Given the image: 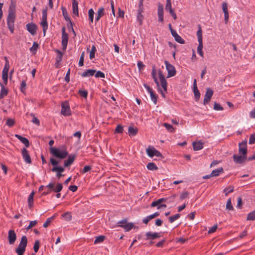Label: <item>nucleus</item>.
<instances>
[{
	"label": "nucleus",
	"mask_w": 255,
	"mask_h": 255,
	"mask_svg": "<svg viewBox=\"0 0 255 255\" xmlns=\"http://www.w3.org/2000/svg\"><path fill=\"white\" fill-rule=\"evenodd\" d=\"M118 227H122L124 229V230L127 231L128 232L133 227H134V225L133 223H128L126 224V225H120L118 226Z\"/></svg>",
	"instance_id": "obj_32"
},
{
	"label": "nucleus",
	"mask_w": 255,
	"mask_h": 255,
	"mask_svg": "<svg viewBox=\"0 0 255 255\" xmlns=\"http://www.w3.org/2000/svg\"><path fill=\"white\" fill-rule=\"evenodd\" d=\"M247 220H251L254 221L255 220V210L251 212H250L247 216Z\"/></svg>",
	"instance_id": "obj_49"
},
{
	"label": "nucleus",
	"mask_w": 255,
	"mask_h": 255,
	"mask_svg": "<svg viewBox=\"0 0 255 255\" xmlns=\"http://www.w3.org/2000/svg\"><path fill=\"white\" fill-rule=\"evenodd\" d=\"M50 164L53 166L51 169L52 172L62 173L64 171V167L58 166L59 161L55 158L51 157L50 159Z\"/></svg>",
	"instance_id": "obj_6"
},
{
	"label": "nucleus",
	"mask_w": 255,
	"mask_h": 255,
	"mask_svg": "<svg viewBox=\"0 0 255 255\" xmlns=\"http://www.w3.org/2000/svg\"><path fill=\"white\" fill-rule=\"evenodd\" d=\"M95 74V76L96 78H105V74L101 71H96Z\"/></svg>",
	"instance_id": "obj_58"
},
{
	"label": "nucleus",
	"mask_w": 255,
	"mask_h": 255,
	"mask_svg": "<svg viewBox=\"0 0 255 255\" xmlns=\"http://www.w3.org/2000/svg\"><path fill=\"white\" fill-rule=\"evenodd\" d=\"M61 9H62L63 15L64 17V19H65V20L67 21H70L71 18L68 16V13L67 12V10H66V7H64V6H62L61 7Z\"/></svg>",
	"instance_id": "obj_36"
},
{
	"label": "nucleus",
	"mask_w": 255,
	"mask_h": 255,
	"mask_svg": "<svg viewBox=\"0 0 255 255\" xmlns=\"http://www.w3.org/2000/svg\"><path fill=\"white\" fill-rule=\"evenodd\" d=\"M34 195V191H32L28 198V205L29 209H31L33 207V197Z\"/></svg>",
	"instance_id": "obj_34"
},
{
	"label": "nucleus",
	"mask_w": 255,
	"mask_h": 255,
	"mask_svg": "<svg viewBox=\"0 0 255 255\" xmlns=\"http://www.w3.org/2000/svg\"><path fill=\"white\" fill-rule=\"evenodd\" d=\"M15 124V121L11 119H8L6 121V125L9 127H12Z\"/></svg>",
	"instance_id": "obj_59"
},
{
	"label": "nucleus",
	"mask_w": 255,
	"mask_h": 255,
	"mask_svg": "<svg viewBox=\"0 0 255 255\" xmlns=\"http://www.w3.org/2000/svg\"><path fill=\"white\" fill-rule=\"evenodd\" d=\"M193 92L194 94L195 99L196 101H198L200 97V93L198 89L197 86V81L195 79L193 82Z\"/></svg>",
	"instance_id": "obj_21"
},
{
	"label": "nucleus",
	"mask_w": 255,
	"mask_h": 255,
	"mask_svg": "<svg viewBox=\"0 0 255 255\" xmlns=\"http://www.w3.org/2000/svg\"><path fill=\"white\" fill-rule=\"evenodd\" d=\"M75 157V154L68 155V159L64 161V167H67L70 166L74 161Z\"/></svg>",
	"instance_id": "obj_23"
},
{
	"label": "nucleus",
	"mask_w": 255,
	"mask_h": 255,
	"mask_svg": "<svg viewBox=\"0 0 255 255\" xmlns=\"http://www.w3.org/2000/svg\"><path fill=\"white\" fill-rule=\"evenodd\" d=\"M180 217V214H176L173 216H170L169 217V221L170 223H172L174 222L176 220L179 219Z\"/></svg>",
	"instance_id": "obj_50"
},
{
	"label": "nucleus",
	"mask_w": 255,
	"mask_h": 255,
	"mask_svg": "<svg viewBox=\"0 0 255 255\" xmlns=\"http://www.w3.org/2000/svg\"><path fill=\"white\" fill-rule=\"evenodd\" d=\"M55 218V215H53L52 217L48 218L46 222L44 223L43 226L44 228H47L48 226L50 224V223Z\"/></svg>",
	"instance_id": "obj_45"
},
{
	"label": "nucleus",
	"mask_w": 255,
	"mask_h": 255,
	"mask_svg": "<svg viewBox=\"0 0 255 255\" xmlns=\"http://www.w3.org/2000/svg\"><path fill=\"white\" fill-rule=\"evenodd\" d=\"M15 7V2L10 3L8 8V13L6 19L7 27L11 33H13L14 30V22L16 18Z\"/></svg>",
	"instance_id": "obj_1"
},
{
	"label": "nucleus",
	"mask_w": 255,
	"mask_h": 255,
	"mask_svg": "<svg viewBox=\"0 0 255 255\" xmlns=\"http://www.w3.org/2000/svg\"><path fill=\"white\" fill-rule=\"evenodd\" d=\"M147 168L149 170H156L158 169V167L153 162H149L146 165Z\"/></svg>",
	"instance_id": "obj_37"
},
{
	"label": "nucleus",
	"mask_w": 255,
	"mask_h": 255,
	"mask_svg": "<svg viewBox=\"0 0 255 255\" xmlns=\"http://www.w3.org/2000/svg\"><path fill=\"white\" fill-rule=\"evenodd\" d=\"M163 126L169 132H173L175 131V129L171 125L165 123L163 124Z\"/></svg>",
	"instance_id": "obj_40"
},
{
	"label": "nucleus",
	"mask_w": 255,
	"mask_h": 255,
	"mask_svg": "<svg viewBox=\"0 0 255 255\" xmlns=\"http://www.w3.org/2000/svg\"><path fill=\"white\" fill-rule=\"evenodd\" d=\"M105 9L103 7H100L98 11L97 15L95 18L96 22H98L100 19L105 15Z\"/></svg>",
	"instance_id": "obj_30"
},
{
	"label": "nucleus",
	"mask_w": 255,
	"mask_h": 255,
	"mask_svg": "<svg viewBox=\"0 0 255 255\" xmlns=\"http://www.w3.org/2000/svg\"><path fill=\"white\" fill-rule=\"evenodd\" d=\"M94 13H95L94 11L92 8H91L89 10L88 16H89V19L90 20V23H92L93 22Z\"/></svg>",
	"instance_id": "obj_41"
},
{
	"label": "nucleus",
	"mask_w": 255,
	"mask_h": 255,
	"mask_svg": "<svg viewBox=\"0 0 255 255\" xmlns=\"http://www.w3.org/2000/svg\"><path fill=\"white\" fill-rule=\"evenodd\" d=\"M234 161L237 164H242L247 159V156L243 155H238L236 154L233 156Z\"/></svg>",
	"instance_id": "obj_16"
},
{
	"label": "nucleus",
	"mask_w": 255,
	"mask_h": 255,
	"mask_svg": "<svg viewBox=\"0 0 255 255\" xmlns=\"http://www.w3.org/2000/svg\"><path fill=\"white\" fill-rule=\"evenodd\" d=\"M165 10L168 11L173 19L176 20L177 16L174 10L172 8L171 2L170 0H166V3L165 5Z\"/></svg>",
	"instance_id": "obj_15"
},
{
	"label": "nucleus",
	"mask_w": 255,
	"mask_h": 255,
	"mask_svg": "<svg viewBox=\"0 0 255 255\" xmlns=\"http://www.w3.org/2000/svg\"><path fill=\"white\" fill-rule=\"evenodd\" d=\"M202 29L200 25H199V28L197 32V36L198 37V42H203Z\"/></svg>",
	"instance_id": "obj_42"
},
{
	"label": "nucleus",
	"mask_w": 255,
	"mask_h": 255,
	"mask_svg": "<svg viewBox=\"0 0 255 255\" xmlns=\"http://www.w3.org/2000/svg\"><path fill=\"white\" fill-rule=\"evenodd\" d=\"M192 145L193 149L195 151L199 150L203 148V143L201 140L198 141H194Z\"/></svg>",
	"instance_id": "obj_28"
},
{
	"label": "nucleus",
	"mask_w": 255,
	"mask_h": 255,
	"mask_svg": "<svg viewBox=\"0 0 255 255\" xmlns=\"http://www.w3.org/2000/svg\"><path fill=\"white\" fill-rule=\"evenodd\" d=\"M40 246V242L38 240H37L35 242L34 246H33V250L35 253H36L39 249Z\"/></svg>",
	"instance_id": "obj_57"
},
{
	"label": "nucleus",
	"mask_w": 255,
	"mask_h": 255,
	"mask_svg": "<svg viewBox=\"0 0 255 255\" xmlns=\"http://www.w3.org/2000/svg\"><path fill=\"white\" fill-rule=\"evenodd\" d=\"M105 238H106V237L105 236H103V235L97 237L96 239L95 240L94 244H96L102 243V242H103V241H104Z\"/></svg>",
	"instance_id": "obj_43"
},
{
	"label": "nucleus",
	"mask_w": 255,
	"mask_h": 255,
	"mask_svg": "<svg viewBox=\"0 0 255 255\" xmlns=\"http://www.w3.org/2000/svg\"><path fill=\"white\" fill-rule=\"evenodd\" d=\"M214 109L216 111L223 110V107L219 103H215L214 105Z\"/></svg>",
	"instance_id": "obj_61"
},
{
	"label": "nucleus",
	"mask_w": 255,
	"mask_h": 255,
	"mask_svg": "<svg viewBox=\"0 0 255 255\" xmlns=\"http://www.w3.org/2000/svg\"><path fill=\"white\" fill-rule=\"evenodd\" d=\"M63 217L65 220L70 221L72 219V215L70 212H66L62 215Z\"/></svg>",
	"instance_id": "obj_48"
},
{
	"label": "nucleus",
	"mask_w": 255,
	"mask_h": 255,
	"mask_svg": "<svg viewBox=\"0 0 255 255\" xmlns=\"http://www.w3.org/2000/svg\"><path fill=\"white\" fill-rule=\"evenodd\" d=\"M152 77L154 80V82L155 83V84H156L157 86L158 87H159V82L158 81V79L156 77V71H155V69L154 67L152 69Z\"/></svg>",
	"instance_id": "obj_39"
},
{
	"label": "nucleus",
	"mask_w": 255,
	"mask_h": 255,
	"mask_svg": "<svg viewBox=\"0 0 255 255\" xmlns=\"http://www.w3.org/2000/svg\"><path fill=\"white\" fill-rule=\"evenodd\" d=\"M27 30L32 35H34L36 33L37 26L36 24L31 22L28 23L26 25Z\"/></svg>",
	"instance_id": "obj_13"
},
{
	"label": "nucleus",
	"mask_w": 255,
	"mask_h": 255,
	"mask_svg": "<svg viewBox=\"0 0 255 255\" xmlns=\"http://www.w3.org/2000/svg\"><path fill=\"white\" fill-rule=\"evenodd\" d=\"M1 86V91L0 93V100L2 99L8 94V90L4 87L2 83H0Z\"/></svg>",
	"instance_id": "obj_33"
},
{
	"label": "nucleus",
	"mask_w": 255,
	"mask_h": 255,
	"mask_svg": "<svg viewBox=\"0 0 255 255\" xmlns=\"http://www.w3.org/2000/svg\"><path fill=\"white\" fill-rule=\"evenodd\" d=\"M145 236L146 240H155L160 237L159 233H152L151 232H147Z\"/></svg>",
	"instance_id": "obj_25"
},
{
	"label": "nucleus",
	"mask_w": 255,
	"mask_h": 255,
	"mask_svg": "<svg viewBox=\"0 0 255 255\" xmlns=\"http://www.w3.org/2000/svg\"><path fill=\"white\" fill-rule=\"evenodd\" d=\"M97 49L96 48V46L95 45H93L92 47L90 53L89 57L90 59H93L95 57V52L96 51Z\"/></svg>",
	"instance_id": "obj_46"
},
{
	"label": "nucleus",
	"mask_w": 255,
	"mask_h": 255,
	"mask_svg": "<svg viewBox=\"0 0 255 255\" xmlns=\"http://www.w3.org/2000/svg\"><path fill=\"white\" fill-rule=\"evenodd\" d=\"M222 9L224 13L225 16V23H227L229 20V13L228 10V4L226 2H223L222 4Z\"/></svg>",
	"instance_id": "obj_24"
},
{
	"label": "nucleus",
	"mask_w": 255,
	"mask_h": 255,
	"mask_svg": "<svg viewBox=\"0 0 255 255\" xmlns=\"http://www.w3.org/2000/svg\"><path fill=\"white\" fill-rule=\"evenodd\" d=\"M68 41V34L65 31V27L62 28V46L63 51H65Z\"/></svg>",
	"instance_id": "obj_10"
},
{
	"label": "nucleus",
	"mask_w": 255,
	"mask_h": 255,
	"mask_svg": "<svg viewBox=\"0 0 255 255\" xmlns=\"http://www.w3.org/2000/svg\"><path fill=\"white\" fill-rule=\"evenodd\" d=\"M85 52L83 51L80 57L79 61V66L81 67L84 65V59Z\"/></svg>",
	"instance_id": "obj_55"
},
{
	"label": "nucleus",
	"mask_w": 255,
	"mask_h": 255,
	"mask_svg": "<svg viewBox=\"0 0 255 255\" xmlns=\"http://www.w3.org/2000/svg\"><path fill=\"white\" fill-rule=\"evenodd\" d=\"M234 191V187L233 186H229L226 187L224 192H225V196H227L229 193L233 192Z\"/></svg>",
	"instance_id": "obj_53"
},
{
	"label": "nucleus",
	"mask_w": 255,
	"mask_h": 255,
	"mask_svg": "<svg viewBox=\"0 0 255 255\" xmlns=\"http://www.w3.org/2000/svg\"><path fill=\"white\" fill-rule=\"evenodd\" d=\"M176 197V194H174L170 197L166 198V202L168 203L173 202L174 201V199Z\"/></svg>",
	"instance_id": "obj_63"
},
{
	"label": "nucleus",
	"mask_w": 255,
	"mask_h": 255,
	"mask_svg": "<svg viewBox=\"0 0 255 255\" xmlns=\"http://www.w3.org/2000/svg\"><path fill=\"white\" fill-rule=\"evenodd\" d=\"M96 70L94 69H88L84 72H83L81 76L82 77H89V76H93L95 73H96Z\"/></svg>",
	"instance_id": "obj_29"
},
{
	"label": "nucleus",
	"mask_w": 255,
	"mask_h": 255,
	"mask_svg": "<svg viewBox=\"0 0 255 255\" xmlns=\"http://www.w3.org/2000/svg\"><path fill=\"white\" fill-rule=\"evenodd\" d=\"M61 113L64 116H69L71 115L69 104L67 101L62 103Z\"/></svg>",
	"instance_id": "obj_7"
},
{
	"label": "nucleus",
	"mask_w": 255,
	"mask_h": 255,
	"mask_svg": "<svg viewBox=\"0 0 255 255\" xmlns=\"http://www.w3.org/2000/svg\"><path fill=\"white\" fill-rule=\"evenodd\" d=\"M199 42V45L197 47V52L202 57H203L204 53L202 51V49L203 47V42Z\"/></svg>",
	"instance_id": "obj_38"
},
{
	"label": "nucleus",
	"mask_w": 255,
	"mask_h": 255,
	"mask_svg": "<svg viewBox=\"0 0 255 255\" xmlns=\"http://www.w3.org/2000/svg\"><path fill=\"white\" fill-rule=\"evenodd\" d=\"M39 47V44L36 42H34L32 46L30 48V50L32 52H35L37 51Z\"/></svg>",
	"instance_id": "obj_54"
},
{
	"label": "nucleus",
	"mask_w": 255,
	"mask_h": 255,
	"mask_svg": "<svg viewBox=\"0 0 255 255\" xmlns=\"http://www.w3.org/2000/svg\"><path fill=\"white\" fill-rule=\"evenodd\" d=\"M79 94L84 98H87L88 96V92L86 90H79Z\"/></svg>",
	"instance_id": "obj_56"
},
{
	"label": "nucleus",
	"mask_w": 255,
	"mask_h": 255,
	"mask_svg": "<svg viewBox=\"0 0 255 255\" xmlns=\"http://www.w3.org/2000/svg\"><path fill=\"white\" fill-rule=\"evenodd\" d=\"M226 209L229 210H233L234 207L232 204L231 198H229L226 203Z\"/></svg>",
	"instance_id": "obj_51"
},
{
	"label": "nucleus",
	"mask_w": 255,
	"mask_h": 255,
	"mask_svg": "<svg viewBox=\"0 0 255 255\" xmlns=\"http://www.w3.org/2000/svg\"><path fill=\"white\" fill-rule=\"evenodd\" d=\"M72 12L77 16H79L78 2L77 0H72Z\"/></svg>",
	"instance_id": "obj_27"
},
{
	"label": "nucleus",
	"mask_w": 255,
	"mask_h": 255,
	"mask_svg": "<svg viewBox=\"0 0 255 255\" xmlns=\"http://www.w3.org/2000/svg\"><path fill=\"white\" fill-rule=\"evenodd\" d=\"M27 245V238L26 236H23L21 238V240L18 247L15 249V252L17 254V255H23L25 251Z\"/></svg>",
	"instance_id": "obj_3"
},
{
	"label": "nucleus",
	"mask_w": 255,
	"mask_h": 255,
	"mask_svg": "<svg viewBox=\"0 0 255 255\" xmlns=\"http://www.w3.org/2000/svg\"><path fill=\"white\" fill-rule=\"evenodd\" d=\"M15 136L23 143L26 147L29 146L30 143L27 138L19 134H15Z\"/></svg>",
	"instance_id": "obj_26"
},
{
	"label": "nucleus",
	"mask_w": 255,
	"mask_h": 255,
	"mask_svg": "<svg viewBox=\"0 0 255 255\" xmlns=\"http://www.w3.org/2000/svg\"><path fill=\"white\" fill-rule=\"evenodd\" d=\"M54 51L57 53V55L55 58L56 62L55 63V66L57 68L60 67V63L61 62L63 58V53L58 49H55Z\"/></svg>",
	"instance_id": "obj_17"
},
{
	"label": "nucleus",
	"mask_w": 255,
	"mask_h": 255,
	"mask_svg": "<svg viewBox=\"0 0 255 255\" xmlns=\"http://www.w3.org/2000/svg\"><path fill=\"white\" fill-rule=\"evenodd\" d=\"M5 65L2 72V79L4 83L6 85L7 84L8 72L9 69V61L6 57H4Z\"/></svg>",
	"instance_id": "obj_5"
},
{
	"label": "nucleus",
	"mask_w": 255,
	"mask_h": 255,
	"mask_svg": "<svg viewBox=\"0 0 255 255\" xmlns=\"http://www.w3.org/2000/svg\"><path fill=\"white\" fill-rule=\"evenodd\" d=\"M42 21L40 22V25L42 27V29L43 31L44 36L45 35V33L46 30L48 29V24L47 21V7L43 9L42 11Z\"/></svg>",
	"instance_id": "obj_4"
},
{
	"label": "nucleus",
	"mask_w": 255,
	"mask_h": 255,
	"mask_svg": "<svg viewBox=\"0 0 255 255\" xmlns=\"http://www.w3.org/2000/svg\"><path fill=\"white\" fill-rule=\"evenodd\" d=\"M164 63L168 73L167 78L174 76L176 73L175 67L173 65L169 63L167 60H165Z\"/></svg>",
	"instance_id": "obj_8"
},
{
	"label": "nucleus",
	"mask_w": 255,
	"mask_h": 255,
	"mask_svg": "<svg viewBox=\"0 0 255 255\" xmlns=\"http://www.w3.org/2000/svg\"><path fill=\"white\" fill-rule=\"evenodd\" d=\"M151 100L153 101L154 104H156L158 96L153 92H151L149 93Z\"/></svg>",
	"instance_id": "obj_44"
},
{
	"label": "nucleus",
	"mask_w": 255,
	"mask_h": 255,
	"mask_svg": "<svg viewBox=\"0 0 255 255\" xmlns=\"http://www.w3.org/2000/svg\"><path fill=\"white\" fill-rule=\"evenodd\" d=\"M7 240L9 245L14 244L16 240V235L14 230H9L8 232Z\"/></svg>",
	"instance_id": "obj_14"
},
{
	"label": "nucleus",
	"mask_w": 255,
	"mask_h": 255,
	"mask_svg": "<svg viewBox=\"0 0 255 255\" xmlns=\"http://www.w3.org/2000/svg\"><path fill=\"white\" fill-rule=\"evenodd\" d=\"M213 91L210 88H207L206 89V92L205 95L204 99V105H206L207 103L210 102L213 94Z\"/></svg>",
	"instance_id": "obj_18"
},
{
	"label": "nucleus",
	"mask_w": 255,
	"mask_h": 255,
	"mask_svg": "<svg viewBox=\"0 0 255 255\" xmlns=\"http://www.w3.org/2000/svg\"><path fill=\"white\" fill-rule=\"evenodd\" d=\"M50 152L54 156L60 159H63L68 155L65 145L62 146L61 150L58 148L51 147L50 148Z\"/></svg>",
	"instance_id": "obj_2"
},
{
	"label": "nucleus",
	"mask_w": 255,
	"mask_h": 255,
	"mask_svg": "<svg viewBox=\"0 0 255 255\" xmlns=\"http://www.w3.org/2000/svg\"><path fill=\"white\" fill-rule=\"evenodd\" d=\"M21 154L22 157L25 162L28 164L31 163V157L28 150L25 148H23L21 149Z\"/></svg>",
	"instance_id": "obj_19"
},
{
	"label": "nucleus",
	"mask_w": 255,
	"mask_h": 255,
	"mask_svg": "<svg viewBox=\"0 0 255 255\" xmlns=\"http://www.w3.org/2000/svg\"><path fill=\"white\" fill-rule=\"evenodd\" d=\"M175 41L180 44H184L185 40L183 39L178 34L174 38Z\"/></svg>",
	"instance_id": "obj_60"
},
{
	"label": "nucleus",
	"mask_w": 255,
	"mask_h": 255,
	"mask_svg": "<svg viewBox=\"0 0 255 255\" xmlns=\"http://www.w3.org/2000/svg\"><path fill=\"white\" fill-rule=\"evenodd\" d=\"M255 143V134L251 135L249 139V144H254Z\"/></svg>",
	"instance_id": "obj_64"
},
{
	"label": "nucleus",
	"mask_w": 255,
	"mask_h": 255,
	"mask_svg": "<svg viewBox=\"0 0 255 255\" xmlns=\"http://www.w3.org/2000/svg\"><path fill=\"white\" fill-rule=\"evenodd\" d=\"M45 187L50 189L51 191H53L55 193H58L62 190L63 185L61 183H57L55 186L54 182H51L46 185Z\"/></svg>",
	"instance_id": "obj_11"
},
{
	"label": "nucleus",
	"mask_w": 255,
	"mask_h": 255,
	"mask_svg": "<svg viewBox=\"0 0 255 255\" xmlns=\"http://www.w3.org/2000/svg\"><path fill=\"white\" fill-rule=\"evenodd\" d=\"M159 78L161 82V85L163 88L164 91H167V83L165 78L161 70L158 71Z\"/></svg>",
	"instance_id": "obj_20"
},
{
	"label": "nucleus",
	"mask_w": 255,
	"mask_h": 255,
	"mask_svg": "<svg viewBox=\"0 0 255 255\" xmlns=\"http://www.w3.org/2000/svg\"><path fill=\"white\" fill-rule=\"evenodd\" d=\"M157 14L158 16V21L163 22L164 20V10L163 5L160 3H158V4Z\"/></svg>",
	"instance_id": "obj_22"
},
{
	"label": "nucleus",
	"mask_w": 255,
	"mask_h": 255,
	"mask_svg": "<svg viewBox=\"0 0 255 255\" xmlns=\"http://www.w3.org/2000/svg\"><path fill=\"white\" fill-rule=\"evenodd\" d=\"M146 153L150 157H153L154 156H156L158 157H161L162 159L164 158V156L162 154L153 147L147 148Z\"/></svg>",
	"instance_id": "obj_9"
},
{
	"label": "nucleus",
	"mask_w": 255,
	"mask_h": 255,
	"mask_svg": "<svg viewBox=\"0 0 255 255\" xmlns=\"http://www.w3.org/2000/svg\"><path fill=\"white\" fill-rule=\"evenodd\" d=\"M123 127L120 125H118L115 129V133H122L123 132Z\"/></svg>",
	"instance_id": "obj_52"
},
{
	"label": "nucleus",
	"mask_w": 255,
	"mask_h": 255,
	"mask_svg": "<svg viewBox=\"0 0 255 255\" xmlns=\"http://www.w3.org/2000/svg\"><path fill=\"white\" fill-rule=\"evenodd\" d=\"M224 172V169L223 167L218 168L215 170H214L211 172V174L212 177L213 176H218L220 175V173Z\"/></svg>",
	"instance_id": "obj_35"
},
{
	"label": "nucleus",
	"mask_w": 255,
	"mask_h": 255,
	"mask_svg": "<svg viewBox=\"0 0 255 255\" xmlns=\"http://www.w3.org/2000/svg\"><path fill=\"white\" fill-rule=\"evenodd\" d=\"M143 19L144 16L142 14V13H137L136 19L137 21L138 22L139 25H141L142 24Z\"/></svg>",
	"instance_id": "obj_47"
},
{
	"label": "nucleus",
	"mask_w": 255,
	"mask_h": 255,
	"mask_svg": "<svg viewBox=\"0 0 255 255\" xmlns=\"http://www.w3.org/2000/svg\"><path fill=\"white\" fill-rule=\"evenodd\" d=\"M138 132V129L136 128H133V127L129 126L128 128V133L130 136H134L137 134Z\"/></svg>",
	"instance_id": "obj_31"
},
{
	"label": "nucleus",
	"mask_w": 255,
	"mask_h": 255,
	"mask_svg": "<svg viewBox=\"0 0 255 255\" xmlns=\"http://www.w3.org/2000/svg\"><path fill=\"white\" fill-rule=\"evenodd\" d=\"M239 153L244 156H247V141L244 140L239 144Z\"/></svg>",
	"instance_id": "obj_12"
},
{
	"label": "nucleus",
	"mask_w": 255,
	"mask_h": 255,
	"mask_svg": "<svg viewBox=\"0 0 255 255\" xmlns=\"http://www.w3.org/2000/svg\"><path fill=\"white\" fill-rule=\"evenodd\" d=\"M26 82L25 81L23 80L21 82V84H20V91L22 93H24V91L26 89Z\"/></svg>",
	"instance_id": "obj_62"
}]
</instances>
